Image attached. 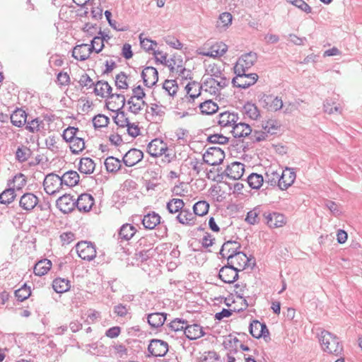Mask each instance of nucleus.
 <instances>
[{
  "instance_id": "052dcab7",
  "label": "nucleus",
  "mask_w": 362,
  "mask_h": 362,
  "mask_svg": "<svg viewBox=\"0 0 362 362\" xmlns=\"http://www.w3.org/2000/svg\"><path fill=\"white\" fill-rule=\"evenodd\" d=\"M30 288L27 286L25 284L15 291L16 297L21 302L27 299L30 296Z\"/></svg>"
},
{
  "instance_id": "0e129e2a",
  "label": "nucleus",
  "mask_w": 362,
  "mask_h": 362,
  "mask_svg": "<svg viewBox=\"0 0 362 362\" xmlns=\"http://www.w3.org/2000/svg\"><path fill=\"white\" fill-rule=\"evenodd\" d=\"M59 139L57 136L50 135L45 139V144L49 150L57 152L59 149Z\"/></svg>"
},
{
  "instance_id": "72a5a7b5",
  "label": "nucleus",
  "mask_w": 362,
  "mask_h": 362,
  "mask_svg": "<svg viewBox=\"0 0 362 362\" xmlns=\"http://www.w3.org/2000/svg\"><path fill=\"white\" fill-rule=\"evenodd\" d=\"M144 226L147 229H153L160 222V216L153 211L145 215L141 219Z\"/></svg>"
},
{
  "instance_id": "f3484780",
  "label": "nucleus",
  "mask_w": 362,
  "mask_h": 362,
  "mask_svg": "<svg viewBox=\"0 0 362 362\" xmlns=\"http://www.w3.org/2000/svg\"><path fill=\"white\" fill-rule=\"evenodd\" d=\"M38 197L31 192L25 193L19 200V206L26 212H30L37 205Z\"/></svg>"
},
{
  "instance_id": "9d476101",
  "label": "nucleus",
  "mask_w": 362,
  "mask_h": 362,
  "mask_svg": "<svg viewBox=\"0 0 362 362\" xmlns=\"http://www.w3.org/2000/svg\"><path fill=\"white\" fill-rule=\"evenodd\" d=\"M251 335L257 339L263 337L265 341L270 340L269 332L264 323H261L258 320H253L249 327Z\"/></svg>"
},
{
  "instance_id": "20e7f679",
  "label": "nucleus",
  "mask_w": 362,
  "mask_h": 362,
  "mask_svg": "<svg viewBox=\"0 0 362 362\" xmlns=\"http://www.w3.org/2000/svg\"><path fill=\"white\" fill-rule=\"evenodd\" d=\"M257 55L255 52H250L242 54L234 66V72H247L257 62Z\"/></svg>"
},
{
  "instance_id": "4be33fe9",
  "label": "nucleus",
  "mask_w": 362,
  "mask_h": 362,
  "mask_svg": "<svg viewBox=\"0 0 362 362\" xmlns=\"http://www.w3.org/2000/svg\"><path fill=\"white\" fill-rule=\"evenodd\" d=\"M76 200L69 194H64L57 200V206L64 214L71 212L75 206Z\"/></svg>"
},
{
  "instance_id": "09e8293b",
  "label": "nucleus",
  "mask_w": 362,
  "mask_h": 362,
  "mask_svg": "<svg viewBox=\"0 0 362 362\" xmlns=\"http://www.w3.org/2000/svg\"><path fill=\"white\" fill-rule=\"evenodd\" d=\"M243 113L245 116L254 120L257 119L260 116L257 107L255 104L249 103L243 106Z\"/></svg>"
},
{
  "instance_id": "4468645a",
  "label": "nucleus",
  "mask_w": 362,
  "mask_h": 362,
  "mask_svg": "<svg viewBox=\"0 0 362 362\" xmlns=\"http://www.w3.org/2000/svg\"><path fill=\"white\" fill-rule=\"evenodd\" d=\"M238 120V115L234 112L225 111L220 113L218 116V124L221 128L228 129L230 130Z\"/></svg>"
},
{
  "instance_id": "338daca9",
  "label": "nucleus",
  "mask_w": 362,
  "mask_h": 362,
  "mask_svg": "<svg viewBox=\"0 0 362 362\" xmlns=\"http://www.w3.org/2000/svg\"><path fill=\"white\" fill-rule=\"evenodd\" d=\"M250 140L252 142H259L264 141L268 137L267 132L262 129V130H252V133L249 135Z\"/></svg>"
},
{
  "instance_id": "4c0bfd02",
  "label": "nucleus",
  "mask_w": 362,
  "mask_h": 362,
  "mask_svg": "<svg viewBox=\"0 0 362 362\" xmlns=\"http://www.w3.org/2000/svg\"><path fill=\"white\" fill-rule=\"evenodd\" d=\"M52 267L50 260L45 259L37 262L34 267V273L35 275L41 276L46 274Z\"/></svg>"
},
{
  "instance_id": "3c124183",
  "label": "nucleus",
  "mask_w": 362,
  "mask_h": 362,
  "mask_svg": "<svg viewBox=\"0 0 362 362\" xmlns=\"http://www.w3.org/2000/svg\"><path fill=\"white\" fill-rule=\"evenodd\" d=\"M8 188L6 189L3 191L2 193L0 194V203L1 204H10L11 203L15 197L16 193L13 188H11V183H8Z\"/></svg>"
},
{
  "instance_id": "f704fd0d",
  "label": "nucleus",
  "mask_w": 362,
  "mask_h": 362,
  "mask_svg": "<svg viewBox=\"0 0 362 362\" xmlns=\"http://www.w3.org/2000/svg\"><path fill=\"white\" fill-rule=\"evenodd\" d=\"M166 320V314L163 313H154L147 315V322L151 327H161Z\"/></svg>"
},
{
  "instance_id": "f03ea898",
  "label": "nucleus",
  "mask_w": 362,
  "mask_h": 362,
  "mask_svg": "<svg viewBox=\"0 0 362 362\" xmlns=\"http://www.w3.org/2000/svg\"><path fill=\"white\" fill-rule=\"evenodd\" d=\"M320 341L324 351L339 356L343 351V346L339 339L327 331H322L320 336Z\"/></svg>"
},
{
  "instance_id": "a19ab883",
  "label": "nucleus",
  "mask_w": 362,
  "mask_h": 362,
  "mask_svg": "<svg viewBox=\"0 0 362 362\" xmlns=\"http://www.w3.org/2000/svg\"><path fill=\"white\" fill-rule=\"evenodd\" d=\"M70 287V281L66 279L57 278L52 282V288L58 293L69 291Z\"/></svg>"
},
{
  "instance_id": "f8f14e48",
  "label": "nucleus",
  "mask_w": 362,
  "mask_h": 362,
  "mask_svg": "<svg viewBox=\"0 0 362 362\" xmlns=\"http://www.w3.org/2000/svg\"><path fill=\"white\" fill-rule=\"evenodd\" d=\"M166 107L157 103H152L147 107L146 114L149 119L155 123L163 121L165 115Z\"/></svg>"
},
{
  "instance_id": "bb28decb",
  "label": "nucleus",
  "mask_w": 362,
  "mask_h": 362,
  "mask_svg": "<svg viewBox=\"0 0 362 362\" xmlns=\"http://www.w3.org/2000/svg\"><path fill=\"white\" fill-rule=\"evenodd\" d=\"M230 132L232 133L235 138L246 137L249 136L252 133V129L251 127L246 123L237 122L230 130Z\"/></svg>"
},
{
  "instance_id": "6ab92c4d",
  "label": "nucleus",
  "mask_w": 362,
  "mask_h": 362,
  "mask_svg": "<svg viewBox=\"0 0 362 362\" xmlns=\"http://www.w3.org/2000/svg\"><path fill=\"white\" fill-rule=\"evenodd\" d=\"M141 77L145 86L150 88L157 83L158 80V73L156 68L147 66L142 71Z\"/></svg>"
},
{
  "instance_id": "bf43d9fd",
  "label": "nucleus",
  "mask_w": 362,
  "mask_h": 362,
  "mask_svg": "<svg viewBox=\"0 0 362 362\" xmlns=\"http://www.w3.org/2000/svg\"><path fill=\"white\" fill-rule=\"evenodd\" d=\"M163 88L169 95L174 96L178 90V86L175 80H165Z\"/></svg>"
},
{
  "instance_id": "9b49d317",
  "label": "nucleus",
  "mask_w": 362,
  "mask_h": 362,
  "mask_svg": "<svg viewBox=\"0 0 362 362\" xmlns=\"http://www.w3.org/2000/svg\"><path fill=\"white\" fill-rule=\"evenodd\" d=\"M259 103L262 107L269 111H277L283 107L281 98L272 95L263 94L259 100Z\"/></svg>"
},
{
  "instance_id": "c9c22d12",
  "label": "nucleus",
  "mask_w": 362,
  "mask_h": 362,
  "mask_svg": "<svg viewBox=\"0 0 362 362\" xmlns=\"http://www.w3.org/2000/svg\"><path fill=\"white\" fill-rule=\"evenodd\" d=\"M263 213H265V211H263L262 206H257L253 209L247 212L245 221L250 225L257 224L260 221L259 216H263Z\"/></svg>"
},
{
  "instance_id": "2eb2a0df",
  "label": "nucleus",
  "mask_w": 362,
  "mask_h": 362,
  "mask_svg": "<svg viewBox=\"0 0 362 362\" xmlns=\"http://www.w3.org/2000/svg\"><path fill=\"white\" fill-rule=\"evenodd\" d=\"M228 49V46L222 42H216L210 46L209 48L206 47L200 49L199 54L203 56L210 57H218L223 55Z\"/></svg>"
},
{
  "instance_id": "de8ad7c7",
  "label": "nucleus",
  "mask_w": 362,
  "mask_h": 362,
  "mask_svg": "<svg viewBox=\"0 0 362 362\" xmlns=\"http://www.w3.org/2000/svg\"><path fill=\"white\" fill-rule=\"evenodd\" d=\"M111 100L108 102V105L113 108L118 110L123 107L125 104L124 95L120 93H110L108 97Z\"/></svg>"
},
{
  "instance_id": "58836bf2",
  "label": "nucleus",
  "mask_w": 362,
  "mask_h": 362,
  "mask_svg": "<svg viewBox=\"0 0 362 362\" xmlns=\"http://www.w3.org/2000/svg\"><path fill=\"white\" fill-rule=\"evenodd\" d=\"M136 229L129 223L122 226L119 231V238L122 240H129L136 233Z\"/></svg>"
},
{
  "instance_id": "69168bd1",
  "label": "nucleus",
  "mask_w": 362,
  "mask_h": 362,
  "mask_svg": "<svg viewBox=\"0 0 362 362\" xmlns=\"http://www.w3.org/2000/svg\"><path fill=\"white\" fill-rule=\"evenodd\" d=\"M219 361V356L216 351H205L199 358V362H217Z\"/></svg>"
},
{
  "instance_id": "c756f323",
  "label": "nucleus",
  "mask_w": 362,
  "mask_h": 362,
  "mask_svg": "<svg viewBox=\"0 0 362 362\" xmlns=\"http://www.w3.org/2000/svg\"><path fill=\"white\" fill-rule=\"evenodd\" d=\"M24 125L25 129L33 134H37L38 132H40L45 128L44 120L40 119V117H36L32 119H26V123Z\"/></svg>"
},
{
  "instance_id": "ddd939ff",
  "label": "nucleus",
  "mask_w": 362,
  "mask_h": 362,
  "mask_svg": "<svg viewBox=\"0 0 362 362\" xmlns=\"http://www.w3.org/2000/svg\"><path fill=\"white\" fill-rule=\"evenodd\" d=\"M240 248V244L237 241L229 240L223 243L220 250L223 257H226L228 262L234 264L233 256L238 253Z\"/></svg>"
},
{
  "instance_id": "393cba45",
  "label": "nucleus",
  "mask_w": 362,
  "mask_h": 362,
  "mask_svg": "<svg viewBox=\"0 0 362 362\" xmlns=\"http://www.w3.org/2000/svg\"><path fill=\"white\" fill-rule=\"evenodd\" d=\"M176 221L184 225L192 226L196 223V216L189 209L183 208L176 216Z\"/></svg>"
},
{
  "instance_id": "cd10ccee",
  "label": "nucleus",
  "mask_w": 362,
  "mask_h": 362,
  "mask_svg": "<svg viewBox=\"0 0 362 362\" xmlns=\"http://www.w3.org/2000/svg\"><path fill=\"white\" fill-rule=\"evenodd\" d=\"M92 51L88 44H81L76 46L72 51V57L77 60L84 61L87 59Z\"/></svg>"
},
{
  "instance_id": "423d86ee",
  "label": "nucleus",
  "mask_w": 362,
  "mask_h": 362,
  "mask_svg": "<svg viewBox=\"0 0 362 362\" xmlns=\"http://www.w3.org/2000/svg\"><path fill=\"white\" fill-rule=\"evenodd\" d=\"M78 255L83 259L91 261L96 257L95 245L88 241H81L76 245Z\"/></svg>"
},
{
  "instance_id": "680f3d73",
  "label": "nucleus",
  "mask_w": 362,
  "mask_h": 362,
  "mask_svg": "<svg viewBox=\"0 0 362 362\" xmlns=\"http://www.w3.org/2000/svg\"><path fill=\"white\" fill-rule=\"evenodd\" d=\"M104 40H105V37H95L91 40V45H89L91 51H95L96 53L101 52L104 47Z\"/></svg>"
},
{
  "instance_id": "dca6fc26",
  "label": "nucleus",
  "mask_w": 362,
  "mask_h": 362,
  "mask_svg": "<svg viewBox=\"0 0 362 362\" xmlns=\"http://www.w3.org/2000/svg\"><path fill=\"white\" fill-rule=\"evenodd\" d=\"M148 351L153 356H164L168 351V344L160 339H152L148 346Z\"/></svg>"
},
{
  "instance_id": "7c9ffc66",
  "label": "nucleus",
  "mask_w": 362,
  "mask_h": 362,
  "mask_svg": "<svg viewBox=\"0 0 362 362\" xmlns=\"http://www.w3.org/2000/svg\"><path fill=\"white\" fill-rule=\"evenodd\" d=\"M184 333L191 340L197 339L204 335L202 327L197 324L188 325L187 323Z\"/></svg>"
},
{
  "instance_id": "a211bd4d",
  "label": "nucleus",
  "mask_w": 362,
  "mask_h": 362,
  "mask_svg": "<svg viewBox=\"0 0 362 362\" xmlns=\"http://www.w3.org/2000/svg\"><path fill=\"white\" fill-rule=\"evenodd\" d=\"M263 216L266 220L269 227L272 228H280L286 224L285 216L279 213H263Z\"/></svg>"
},
{
  "instance_id": "4d7b16f0",
  "label": "nucleus",
  "mask_w": 362,
  "mask_h": 362,
  "mask_svg": "<svg viewBox=\"0 0 362 362\" xmlns=\"http://www.w3.org/2000/svg\"><path fill=\"white\" fill-rule=\"evenodd\" d=\"M127 103L129 105V110L134 114H137L143 108L145 102L141 100L135 99V98H130Z\"/></svg>"
},
{
  "instance_id": "b1692460",
  "label": "nucleus",
  "mask_w": 362,
  "mask_h": 362,
  "mask_svg": "<svg viewBox=\"0 0 362 362\" xmlns=\"http://www.w3.org/2000/svg\"><path fill=\"white\" fill-rule=\"evenodd\" d=\"M296 177L295 172L291 168H286L281 171L279 189L281 190L288 189L294 182Z\"/></svg>"
},
{
  "instance_id": "f257e3e1",
  "label": "nucleus",
  "mask_w": 362,
  "mask_h": 362,
  "mask_svg": "<svg viewBox=\"0 0 362 362\" xmlns=\"http://www.w3.org/2000/svg\"><path fill=\"white\" fill-rule=\"evenodd\" d=\"M147 152L152 157H158L163 156L162 159L163 163H169L175 158V153L172 149H170L168 144L162 139L156 138L153 139L147 146Z\"/></svg>"
},
{
  "instance_id": "2f4dec72",
  "label": "nucleus",
  "mask_w": 362,
  "mask_h": 362,
  "mask_svg": "<svg viewBox=\"0 0 362 362\" xmlns=\"http://www.w3.org/2000/svg\"><path fill=\"white\" fill-rule=\"evenodd\" d=\"M197 106L203 115H212L218 110V105L211 100H206L204 102L200 100L197 103Z\"/></svg>"
},
{
  "instance_id": "0eeeda50",
  "label": "nucleus",
  "mask_w": 362,
  "mask_h": 362,
  "mask_svg": "<svg viewBox=\"0 0 362 362\" xmlns=\"http://www.w3.org/2000/svg\"><path fill=\"white\" fill-rule=\"evenodd\" d=\"M44 189L48 194H55L62 188L61 177L54 173L47 175L43 182Z\"/></svg>"
},
{
  "instance_id": "37998d69",
  "label": "nucleus",
  "mask_w": 362,
  "mask_h": 362,
  "mask_svg": "<svg viewBox=\"0 0 362 362\" xmlns=\"http://www.w3.org/2000/svg\"><path fill=\"white\" fill-rule=\"evenodd\" d=\"M185 206V203L182 199L177 198L171 199L166 204V209L170 214H178Z\"/></svg>"
},
{
  "instance_id": "412c9836",
  "label": "nucleus",
  "mask_w": 362,
  "mask_h": 362,
  "mask_svg": "<svg viewBox=\"0 0 362 362\" xmlns=\"http://www.w3.org/2000/svg\"><path fill=\"white\" fill-rule=\"evenodd\" d=\"M187 91V95L185 98V100L188 103H194L195 100H197L201 96L202 88L200 85L196 82L189 83L185 86Z\"/></svg>"
},
{
  "instance_id": "c03bdc74",
  "label": "nucleus",
  "mask_w": 362,
  "mask_h": 362,
  "mask_svg": "<svg viewBox=\"0 0 362 362\" xmlns=\"http://www.w3.org/2000/svg\"><path fill=\"white\" fill-rule=\"evenodd\" d=\"M69 148L72 153L78 154L85 148V141L81 137V134L75 139L69 141Z\"/></svg>"
},
{
  "instance_id": "7ed1b4c3",
  "label": "nucleus",
  "mask_w": 362,
  "mask_h": 362,
  "mask_svg": "<svg viewBox=\"0 0 362 362\" xmlns=\"http://www.w3.org/2000/svg\"><path fill=\"white\" fill-rule=\"evenodd\" d=\"M229 83L228 78H216L211 77H203L202 83L200 85L202 90L209 93L211 95H216L220 90L227 86Z\"/></svg>"
},
{
  "instance_id": "774afa93",
  "label": "nucleus",
  "mask_w": 362,
  "mask_h": 362,
  "mask_svg": "<svg viewBox=\"0 0 362 362\" xmlns=\"http://www.w3.org/2000/svg\"><path fill=\"white\" fill-rule=\"evenodd\" d=\"M109 118L103 115H98L93 119V124L95 129L106 127L109 123Z\"/></svg>"
},
{
  "instance_id": "13d9d810",
  "label": "nucleus",
  "mask_w": 362,
  "mask_h": 362,
  "mask_svg": "<svg viewBox=\"0 0 362 362\" xmlns=\"http://www.w3.org/2000/svg\"><path fill=\"white\" fill-rule=\"evenodd\" d=\"M115 124L120 128H126L127 126L129 125V119L127 117L124 112H117L115 117L113 118Z\"/></svg>"
},
{
  "instance_id": "6e6d98bb",
  "label": "nucleus",
  "mask_w": 362,
  "mask_h": 362,
  "mask_svg": "<svg viewBox=\"0 0 362 362\" xmlns=\"http://www.w3.org/2000/svg\"><path fill=\"white\" fill-rule=\"evenodd\" d=\"M80 134H82V132H80L78 128L69 127L64 130L62 136L66 142L69 143V141L73 140Z\"/></svg>"
},
{
  "instance_id": "5fc2aeb1",
  "label": "nucleus",
  "mask_w": 362,
  "mask_h": 362,
  "mask_svg": "<svg viewBox=\"0 0 362 362\" xmlns=\"http://www.w3.org/2000/svg\"><path fill=\"white\" fill-rule=\"evenodd\" d=\"M8 183H11V188H13L14 191L20 190L26 184L25 176L22 173H18L16 175H15L12 181H9Z\"/></svg>"
},
{
  "instance_id": "1a4fd4ad",
  "label": "nucleus",
  "mask_w": 362,
  "mask_h": 362,
  "mask_svg": "<svg viewBox=\"0 0 362 362\" xmlns=\"http://www.w3.org/2000/svg\"><path fill=\"white\" fill-rule=\"evenodd\" d=\"M225 154L218 147H210L203 156V160L209 165H219L224 159Z\"/></svg>"
},
{
  "instance_id": "8fccbe9b",
  "label": "nucleus",
  "mask_w": 362,
  "mask_h": 362,
  "mask_svg": "<svg viewBox=\"0 0 362 362\" xmlns=\"http://www.w3.org/2000/svg\"><path fill=\"white\" fill-rule=\"evenodd\" d=\"M264 181V178L262 175L257 173H252L247 177V183L250 187L255 189H259Z\"/></svg>"
},
{
  "instance_id": "e433bc0d",
  "label": "nucleus",
  "mask_w": 362,
  "mask_h": 362,
  "mask_svg": "<svg viewBox=\"0 0 362 362\" xmlns=\"http://www.w3.org/2000/svg\"><path fill=\"white\" fill-rule=\"evenodd\" d=\"M61 177L63 185L68 187H73L76 185L79 181V175L76 171H68L65 173Z\"/></svg>"
},
{
  "instance_id": "603ef678",
  "label": "nucleus",
  "mask_w": 362,
  "mask_h": 362,
  "mask_svg": "<svg viewBox=\"0 0 362 362\" xmlns=\"http://www.w3.org/2000/svg\"><path fill=\"white\" fill-rule=\"evenodd\" d=\"M209 209V204L206 201H199L193 206V214L194 216H203L206 215Z\"/></svg>"
},
{
  "instance_id": "39448f33",
  "label": "nucleus",
  "mask_w": 362,
  "mask_h": 362,
  "mask_svg": "<svg viewBox=\"0 0 362 362\" xmlns=\"http://www.w3.org/2000/svg\"><path fill=\"white\" fill-rule=\"evenodd\" d=\"M236 76L233 78L232 83L233 86L240 88H247L254 85L257 79V74H247V72L235 73Z\"/></svg>"
},
{
  "instance_id": "a18cd8bd",
  "label": "nucleus",
  "mask_w": 362,
  "mask_h": 362,
  "mask_svg": "<svg viewBox=\"0 0 362 362\" xmlns=\"http://www.w3.org/2000/svg\"><path fill=\"white\" fill-rule=\"evenodd\" d=\"M203 77H211L216 78H227L221 69V67L216 64H209L206 69V74Z\"/></svg>"
},
{
  "instance_id": "e2e57ef3",
  "label": "nucleus",
  "mask_w": 362,
  "mask_h": 362,
  "mask_svg": "<svg viewBox=\"0 0 362 362\" xmlns=\"http://www.w3.org/2000/svg\"><path fill=\"white\" fill-rule=\"evenodd\" d=\"M233 261L235 262L234 264L245 269L248 264L249 259L245 253L238 252L233 256Z\"/></svg>"
},
{
  "instance_id": "864d4df0",
  "label": "nucleus",
  "mask_w": 362,
  "mask_h": 362,
  "mask_svg": "<svg viewBox=\"0 0 362 362\" xmlns=\"http://www.w3.org/2000/svg\"><path fill=\"white\" fill-rule=\"evenodd\" d=\"M105 165L108 172L114 173L119 170L121 168V162L119 159L110 156L105 160Z\"/></svg>"
},
{
  "instance_id": "ea45409f",
  "label": "nucleus",
  "mask_w": 362,
  "mask_h": 362,
  "mask_svg": "<svg viewBox=\"0 0 362 362\" xmlns=\"http://www.w3.org/2000/svg\"><path fill=\"white\" fill-rule=\"evenodd\" d=\"M280 174L281 172H278L272 168H269L265 173L264 181L271 186H276L277 185L279 187V182L281 180Z\"/></svg>"
},
{
  "instance_id": "79ce46f5",
  "label": "nucleus",
  "mask_w": 362,
  "mask_h": 362,
  "mask_svg": "<svg viewBox=\"0 0 362 362\" xmlns=\"http://www.w3.org/2000/svg\"><path fill=\"white\" fill-rule=\"evenodd\" d=\"M95 163L90 158H82L79 163L78 170L81 173L91 174L95 170Z\"/></svg>"
},
{
  "instance_id": "6e6552de",
  "label": "nucleus",
  "mask_w": 362,
  "mask_h": 362,
  "mask_svg": "<svg viewBox=\"0 0 362 362\" xmlns=\"http://www.w3.org/2000/svg\"><path fill=\"white\" fill-rule=\"evenodd\" d=\"M240 269L234 267V264L228 262V265L223 266L218 272V277L224 283L232 284L238 279V272Z\"/></svg>"
},
{
  "instance_id": "5701e85b",
  "label": "nucleus",
  "mask_w": 362,
  "mask_h": 362,
  "mask_svg": "<svg viewBox=\"0 0 362 362\" xmlns=\"http://www.w3.org/2000/svg\"><path fill=\"white\" fill-rule=\"evenodd\" d=\"M245 165L239 162H233L228 165L225 170L226 175L230 179L239 180L243 175Z\"/></svg>"
},
{
  "instance_id": "a878e982",
  "label": "nucleus",
  "mask_w": 362,
  "mask_h": 362,
  "mask_svg": "<svg viewBox=\"0 0 362 362\" xmlns=\"http://www.w3.org/2000/svg\"><path fill=\"white\" fill-rule=\"evenodd\" d=\"M94 204V199L89 194H81L76 201L75 205L80 211H89Z\"/></svg>"
},
{
  "instance_id": "aec40b11",
  "label": "nucleus",
  "mask_w": 362,
  "mask_h": 362,
  "mask_svg": "<svg viewBox=\"0 0 362 362\" xmlns=\"http://www.w3.org/2000/svg\"><path fill=\"white\" fill-rule=\"evenodd\" d=\"M144 153L141 150L132 148L123 157V162L126 166L132 167L142 160Z\"/></svg>"
},
{
  "instance_id": "c85d7f7f",
  "label": "nucleus",
  "mask_w": 362,
  "mask_h": 362,
  "mask_svg": "<svg viewBox=\"0 0 362 362\" xmlns=\"http://www.w3.org/2000/svg\"><path fill=\"white\" fill-rule=\"evenodd\" d=\"M94 93L96 95L100 96L102 98H108L112 93V87L110 85L105 81H98L94 84Z\"/></svg>"
},
{
  "instance_id": "49530a36",
  "label": "nucleus",
  "mask_w": 362,
  "mask_h": 362,
  "mask_svg": "<svg viewBox=\"0 0 362 362\" xmlns=\"http://www.w3.org/2000/svg\"><path fill=\"white\" fill-rule=\"evenodd\" d=\"M31 154L32 151L28 147L21 145L16 149V159L19 163H24L30 158Z\"/></svg>"
},
{
  "instance_id": "473e14b6",
  "label": "nucleus",
  "mask_w": 362,
  "mask_h": 362,
  "mask_svg": "<svg viewBox=\"0 0 362 362\" xmlns=\"http://www.w3.org/2000/svg\"><path fill=\"white\" fill-rule=\"evenodd\" d=\"M11 122L17 127H21L26 123L27 113L21 108H16L10 117Z\"/></svg>"
}]
</instances>
